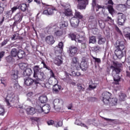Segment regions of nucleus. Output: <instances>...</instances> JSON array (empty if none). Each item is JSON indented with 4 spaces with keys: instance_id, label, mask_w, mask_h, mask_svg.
I'll use <instances>...</instances> for the list:
<instances>
[{
    "instance_id": "nucleus-3",
    "label": "nucleus",
    "mask_w": 130,
    "mask_h": 130,
    "mask_svg": "<svg viewBox=\"0 0 130 130\" xmlns=\"http://www.w3.org/2000/svg\"><path fill=\"white\" fill-rule=\"evenodd\" d=\"M125 42L123 41H117L115 45V47L117 48L115 50V54L119 59H121L123 57V50H124V45Z\"/></svg>"
},
{
    "instance_id": "nucleus-28",
    "label": "nucleus",
    "mask_w": 130,
    "mask_h": 130,
    "mask_svg": "<svg viewBox=\"0 0 130 130\" xmlns=\"http://www.w3.org/2000/svg\"><path fill=\"white\" fill-rule=\"evenodd\" d=\"M41 72V69L38 66H35L34 67V77L36 76L38 74Z\"/></svg>"
},
{
    "instance_id": "nucleus-62",
    "label": "nucleus",
    "mask_w": 130,
    "mask_h": 130,
    "mask_svg": "<svg viewBox=\"0 0 130 130\" xmlns=\"http://www.w3.org/2000/svg\"><path fill=\"white\" fill-rule=\"evenodd\" d=\"M126 6L127 8L130 9V0H127L126 2Z\"/></svg>"
},
{
    "instance_id": "nucleus-45",
    "label": "nucleus",
    "mask_w": 130,
    "mask_h": 130,
    "mask_svg": "<svg viewBox=\"0 0 130 130\" xmlns=\"http://www.w3.org/2000/svg\"><path fill=\"white\" fill-rule=\"evenodd\" d=\"M108 9L110 14H112V13L114 12V9H113V7L111 5H109L108 6Z\"/></svg>"
},
{
    "instance_id": "nucleus-24",
    "label": "nucleus",
    "mask_w": 130,
    "mask_h": 130,
    "mask_svg": "<svg viewBox=\"0 0 130 130\" xmlns=\"http://www.w3.org/2000/svg\"><path fill=\"white\" fill-rule=\"evenodd\" d=\"M69 26V22L66 21H62L59 23L60 29H67Z\"/></svg>"
},
{
    "instance_id": "nucleus-13",
    "label": "nucleus",
    "mask_w": 130,
    "mask_h": 130,
    "mask_svg": "<svg viewBox=\"0 0 130 130\" xmlns=\"http://www.w3.org/2000/svg\"><path fill=\"white\" fill-rule=\"evenodd\" d=\"M18 46H20V45H14L13 47L15 48H12L10 52V55H11V56H13V57H17L18 55V52L19 51Z\"/></svg>"
},
{
    "instance_id": "nucleus-21",
    "label": "nucleus",
    "mask_w": 130,
    "mask_h": 130,
    "mask_svg": "<svg viewBox=\"0 0 130 130\" xmlns=\"http://www.w3.org/2000/svg\"><path fill=\"white\" fill-rule=\"evenodd\" d=\"M46 42L48 44H49L50 45H51L55 42L54 41V38H53V36H49L45 38Z\"/></svg>"
},
{
    "instance_id": "nucleus-37",
    "label": "nucleus",
    "mask_w": 130,
    "mask_h": 130,
    "mask_svg": "<svg viewBox=\"0 0 130 130\" xmlns=\"http://www.w3.org/2000/svg\"><path fill=\"white\" fill-rule=\"evenodd\" d=\"M92 51L94 52H99L101 50V47L99 46H95L91 48Z\"/></svg>"
},
{
    "instance_id": "nucleus-51",
    "label": "nucleus",
    "mask_w": 130,
    "mask_h": 130,
    "mask_svg": "<svg viewBox=\"0 0 130 130\" xmlns=\"http://www.w3.org/2000/svg\"><path fill=\"white\" fill-rule=\"evenodd\" d=\"M8 42H9V40L8 39L4 40L1 43V47H3V46H5Z\"/></svg>"
},
{
    "instance_id": "nucleus-50",
    "label": "nucleus",
    "mask_w": 130,
    "mask_h": 130,
    "mask_svg": "<svg viewBox=\"0 0 130 130\" xmlns=\"http://www.w3.org/2000/svg\"><path fill=\"white\" fill-rule=\"evenodd\" d=\"M93 59H94L95 62H97L98 63H101V59L99 58H96L94 56H92Z\"/></svg>"
},
{
    "instance_id": "nucleus-26",
    "label": "nucleus",
    "mask_w": 130,
    "mask_h": 130,
    "mask_svg": "<svg viewBox=\"0 0 130 130\" xmlns=\"http://www.w3.org/2000/svg\"><path fill=\"white\" fill-rule=\"evenodd\" d=\"M116 8L118 11H121V12H123V11H125L126 10V5L124 4H119L117 5Z\"/></svg>"
},
{
    "instance_id": "nucleus-11",
    "label": "nucleus",
    "mask_w": 130,
    "mask_h": 130,
    "mask_svg": "<svg viewBox=\"0 0 130 130\" xmlns=\"http://www.w3.org/2000/svg\"><path fill=\"white\" fill-rule=\"evenodd\" d=\"M118 15L117 24L120 26H123L126 20L125 15L122 13H118Z\"/></svg>"
},
{
    "instance_id": "nucleus-34",
    "label": "nucleus",
    "mask_w": 130,
    "mask_h": 130,
    "mask_svg": "<svg viewBox=\"0 0 130 130\" xmlns=\"http://www.w3.org/2000/svg\"><path fill=\"white\" fill-rule=\"evenodd\" d=\"M106 41V40L104 38V37H102L101 36L99 37V40H98V44H104L105 43V42Z\"/></svg>"
},
{
    "instance_id": "nucleus-43",
    "label": "nucleus",
    "mask_w": 130,
    "mask_h": 130,
    "mask_svg": "<svg viewBox=\"0 0 130 130\" xmlns=\"http://www.w3.org/2000/svg\"><path fill=\"white\" fill-rule=\"evenodd\" d=\"M104 119H105V120H107V121H110L111 123H114V124H116V123H117V121L114 119H108L106 118H104Z\"/></svg>"
},
{
    "instance_id": "nucleus-5",
    "label": "nucleus",
    "mask_w": 130,
    "mask_h": 130,
    "mask_svg": "<svg viewBox=\"0 0 130 130\" xmlns=\"http://www.w3.org/2000/svg\"><path fill=\"white\" fill-rule=\"evenodd\" d=\"M23 13L20 11L17 13L13 17V20H14L15 21L12 25L13 27H16L18 24H20L23 19Z\"/></svg>"
},
{
    "instance_id": "nucleus-14",
    "label": "nucleus",
    "mask_w": 130,
    "mask_h": 130,
    "mask_svg": "<svg viewBox=\"0 0 130 130\" xmlns=\"http://www.w3.org/2000/svg\"><path fill=\"white\" fill-rule=\"evenodd\" d=\"M24 84L26 86H31L33 83H35V84L36 85L37 84H39V82L37 81L36 80L32 79L30 78H27V79H24Z\"/></svg>"
},
{
    "instance_id": "nucleus-7",
    "label": "nucleus",
    "mask_w": 130,
    "mask_h": 130,
    "mask_svg": "<svg viewBox=\"0 0 130 130\" xmlns=\"http://www.w3.org/2000/svg\"><path fill=\"white\" fill-rule=\"evenodd\" d=\"M77 2L78 5L77 6L78 9L79 10H85L87 5L89 4V0H75Z\"/></svg>"
},
{
    "instance_id": "nucleus-61",
    "label": "nucleus",
    "mask_w": 130,
    "mask_h": 130,
    "mask_svg": "<svg viewBox=\"0 0 130 130\" xmlns=\"http://www.w3.org/2000/svg\"><path fill=\"white\" fill-rule=\"evenodd\" d=\"M76 39H77V40H81L82 41H85V38L84 37H77V38H76Z\"/></svg>"
},
{
    "instance_id": "nucleus-36",
    "label": "nucleus",
    "mask_w": 130,
    "mask_h": 130,
    "mask_svg": "<svg viewBox=\"0 0 130 130\" xmlns=\"http://www.w3.org/2000/svg\"><path fill=\"white\" fill-rule=\"evenodd\" d=\"M110 102L109 103H110V104L112 105V106H113V105H116L117 103V99L116 98H112L110 99Z\"/></svg>"
},
{
    "instance_id": "nucleus-35",
    "label": "nucleus",
    "mask_w": 130,
    "mask_h": 130,
    "mask_svg": "<svg viewBox=\"0 0 130 130\" xmlns=\"http://www.w3.org/2000/svg\"><path fill=\"white\" fill-rule=\"evenodd\" d=\"M98 22L100 28L102 29H104V28H105V22L104 21L102 20H98Z\"/></svg>"
},
{
    "instance_id": "nucleus-53",
    "label": "nucleus",
    "mask_w": 130,
    "mask_h": 130,
    "mask_svg": "<svg viewBox=\"0 0 130 130\" xmlns=\"http://www.w3.org/2000/svg\"><path fill=\"white\" fill-rule=\"evenodd\" d=\"M77 86L79 91H85V88L83 87L81 84H78Z\"/></svg>"
},
{
    "instance_id": "nucleus-59",
    "label": "nucleus",
    "mask_w": 130,
    "mask_h": 130,
    "mask_svg": "<svg viewBox=\"0 0 130 130\" xmlns=\"http://www.w3.org/2000/svg\"><path fill=\"white\" fill-rule=\"evenodd\" d=\"M115 29H116V31H117V32H118L119 34H120L121 35H122V32H121V31L120 30V29H119V28H118V27L116 26L115 27Z\"/></svg>"
},
{
    "instance_id": "nucleus-64",
    "label": "nucleus",
    "mask_w": 130,
    "mask_h": 130,
    "mask_svg": "<svg viewBox=\"0 0 130 130\" xmlns=\"http://www.w3.org/2000/svg\"><path fill=\"white\" fill-rule=\"evenodd\" d=\"M125 37L128 38L129 40H130V32H127V34L125 35Z\"/></svg>"
},
{
    "instance_id": "nucleus-19",
    "label": "nucleus",
    "mask_w": 130,
    "mask_h": 130,
    "mask_svg": "<svg viewBox=\"0 0 130 130\" xmlns=\"http://www.w3.org/2000/svg\"><path fill=\"white\" fill-rule=\"evenodd\" d=\"M96 2H97V0H92L91 5H92V11H94L95 8L96 12H98L99 9H101L102 7L97 4Z\"/></svg>"
},
{
    "instance_id": "nucleus-38",
    "label": "nucleus",
    "mask_w": 130,
    "mask_h": 130,
    "mask_svg": "<svg viewBox=\"0 0 130 130\" xmlns=\"http://www.w3.org/2000/svg\"><path fill=\"white\" fill-rule=\"evenodd\" d=\"M75 123V124H77V125H81V126H83V127H87V125L83 123H81V121L78 119L76 120Z\"/></svg>"
},
{
    "instance_id": "nucleus-30",
    "label": "nucleus",
    "mask_w": 130,
    "mask_h": 130,
    "mask_svg": "<svg viewBox=\"0 0 130 130\" xmlns=\"http://www.w3.org/2000/svg\"><path fill=\"white\" fill-rule=\"evenodd\" d=\"M26 111L28 114H30V115H33V114H35L36 113V111L34 108H28L26 109Z\"/></svg>"
},
{
    "instance_id": "nucleus-55",
    "label": "nucleus",
    "mask_w": 130,
    "mask_h": 130,
    "mask_svg": "<svg viewBox=\"0 0 130 130\" xmlns=\"http://www.w3.org/2000/svg\"><path fill=\"white\" fill-rule=\"evenodd\" d=\"M18 9H19V8H18V5L13 7L11 9L12 13H15V12H16L17 11V10H18Z\"/></svg>"
},
{
    "instance_id": "nucleus-22",
    "label": "nucleus",
    "mask_w": 130,
    "mask_h": 130,
    "mask_svg": "<svg viewBox=\"0 0 130 130\" xmlns=\"http://www.w3.org/2000/svg\"><path fill=\"white\" fill-rule=\"evenodd\" d=\"M48 101L47 96L45 95H42L39 98V101L37 102V104L38 103H41L42 104H44L46 103Z\"/></svg>"
},
{
    "instance_id": "nucleus-54",
    "label": "nucleus",
    "mask_w": 130,
    "mask_h": 130,
    "mask_svg": "<svg viewBox=\"0 0 130 130\" xmlns=\"http://www.w3.org/2000/svg\"><path fill=\"white\" fill-rule=\"evenodd\" d=\"M5 54H6L5 51H2L0 52V61L1 60H2V58H3L4 56H5Z\"/></svg>"
},
{
    "instance_id": "nucleus-58",
    "label": "nucleus",
    "mask_w": 130,
    "mask_h": 130,
    "mask_svg": "<svg viewBox=\"0 0 130 130\" xmlns=\"http://www.w3.org/2000/svg\"><path fill=\"white\" fill-rule=\"evenodd\" d=\"M31 120L32 121H36L37 122H38L39 121V118L35 117H32L31 118Z\"/></svg>"
},
{
    "instance_id": "nucleus-29",
    "label": "nucleus",
    "mask_w": 130,
    "mask_h": 130,
    "mask_svg": "<svg viewBox=\"0 0 130 130\" xmlns=\"http://www.w3.org/2000/svg\"><path fill=\"white\" fill-rule=\"evenodd\" d=\"M64 14L65 16H70L73 15V11L71 8H66L64 9Z\"/></svg>"
},
{
    "instance_id": "nucleus-39",
    "label": "nucleus",
    "mask_w": 130,
    "mask_h": 130,
    "mask_svg": "<svg viewBox=\"0 0 130 130\" xmlns=\"http://www.w3.org/2000/svg\"><path fill=\"white\" fill-rule=\"evenodd\" d=\"M19 66L21 70H25L28 67V64L26 63H20Z\"/></svg>"
},
{
    "instance_id": "nucleus-17",
    "label": "nucleus",
    "mask_w": 130,
    "mask_h": 130,
    "mask_svg": "<svg viewBox=\"0 0 130 130\" xmlns=\"http://www.w3.org/2000/svg\"><path fill=\"white\" fill-rule=\"evenodd\" d=\"M78 52V48L75 46H71L69 48V55L73 57L76 55V53Z\"/></svg>"
},
{
    "instance_id": "nucleus-25",
    "label": "nucleus",
    "mask_w": 130,
    "mask_h": 130,
    "mask_svg": "<svg viewBox=\"0 0 130 130\" xmlns=\"http://www.w3.org/2000/svg\"><path fill=\"white\" fill-rule=\"evenodd\" d=\"M19 72L17 70H13L11 72V77L12 80H17L18 78Z\"/></svg>"
},
{
    "instance_id": "nucleus-4",
    "label": "nucleus",
    "mask_w": 130,
    "mask_h": 130,
    "mask_svg": "<svg viewBox=\"0 0 130 130\" xmlns=\"http://www.w3.org/2000/svg\"><path fill=\"white\" fill-rule=\"evenodd\" d=\"M48 28L49 30H52L54 32V36L60 37L63 35V30L56 25L49 26Z\"/></svg>"
},
{
    "instance_id": "nucleus-63",
    "label": "nucleus",
    "mask_w": 130,
    "mask_h": 130,
    "mask_svg": "<svg viewBox=\"0 0 130 130\" xmlns=\"http://www.w3.org/2000/svg\"><path fill=\"white\" fill-rule=\"evenodd\" d=\"M1 84H3V85H4V86H6V80H5V79H4V78L1 79Z\"/></svg>"
},
{
    "instance_id": "nucleus-2",
    "label": "nucleus",
    "mask_w": 130,
    "mask_h": 130,
    "mask_svg": "<svg viewBox=\"0 0 130 130\" xmlns=\"http://www.w3.org/2000/svg\"><path fill=\"white\" fill-rule=\"evenodd\" d=\"M63 50V43L62 42H59L58 46L54 48L55 54L56 58L54 60V63L59 67L62 63V58L61 57V53Z\"/></svg>"
},
{
    "instance_id": "nucleus-16",
    "label": "nucleus",
    "mask_w": 130,
    "mask_h": 130,
    "mask_svg": "<svg viewBox=\"0 0 130 130\" xmlns=\"http://www.w3.org/2000/svg\"><path fill=\"white\" fill-rule=\"evenodd\" d=\"M17 48H18V52L17 53L18 58L22 59L23 57H25V51L22 50V47H21V46H17Z\"/></svg>"
},
{
    "instance_id": "nucleus-6",
    "label": "nucleus",
    "mask_w": 130,
    "mask_h": 130,
    "mask_svg": "<svg viewBox=\"0 0 130 130\" xmlns=\"http://www.w3.org/2000/svg\"><path fill=\"white\" fill-rule=\"evenodd\" d=\"M50 106L48 104H45L43 106H41L40 105H38V108L37 109V110L39 113H42V112H44V113L47 114L49 113V111H50Z\"/></svg>"
},
{
    "instance_id": "nucleus-52",
    "label": "nucleus",
    "mask_w": 130,
    "mask_h": 130,
    "mask_svg": "<svg viewBox=\"0 0 130 130\" xmlns=\"http://www.w3.org/2000/svg\"><path fill=\"white\" fill-rule=\"evenodd\" d=\"M87 100L89 102H94L96 101V98L93 97H89L87 98Z\"/></svg>"
},
{
    "instance_id": "nucleus-18",
    "label": "nucleus",
    "mask_w": 130,
    "mask_h": 130,
    "mask_svg": "<svg viewBox=\"0 0 130 130\" xmlns=\"http://www.w3.org/2000/svg\"><path fill=\"white\" fill-rule=\"evenodd\" d=\"M18 10H19L20 12H23L25 13L27 10H28V7H27V4L25 3H21L20 4L17 5Z\"/></svg>"
},
{
    "instance_id": "nucleus-1",
    "label": "nucleus",
    "mask_w": 130,
    "mask_h": 130,
    "mask_svg": "<svg viewBox=\"0 0 130 130\" xmlns=\"http://www.w3.org/2000/svg\"><path fill=\"white\" fill-rule=\"evenodd\" d=\"M121 64L118 63V62H113V64L109 68H107V72L109 74L110 73V69L112 70V76L114 79V81L116 85H118L119 82H120V76H119V73L121 72Z\"/></svg>"
},
{
    "instance_id": "nucleus-32",
    "label": "nucleus",
    "mask_w": 130,
    "mask_h": 130,
    "mask_svg": "<svg viewBox=\"0 0 130 130\" xmlns=\"http://www.w3.org/2000/svg\"><path fill=\"white\" fill-rule=\"evenodd\" d=\"M74 18H76L78 20L79 19H83V15L80 12L75 10V15Z\"/></svg>"
},
{
    "instance_id": "nucleus-20",
    "label": "nucleus",
    "mask_w": 130,
    "mask_h": 130,
    "mask_svg": "<svg viewBox=\"0 0 130 130\" xmlns=\"http://www.w3.org/2000/svg\"><path fill=\"white\" fill-rule=\"evenodd\" d=\"M80 64L82 71L85 72L88 70V63L87 62V60H82Z\"/></svg>"
},
{
    "instance_id": "nucleus-27",
    "label": "nucleus",
    "mask_w": 130,
    "mask_h": 130,
    "mask_svg": "<svg viewBox=\"0 0 130 130\" xmlns=\"http://www.w3.org/2000/svg\"><path fill=\"white\" fill-rule=\"evenodd\" d=\"M61 88V86L60 85L55 84L53 86V92L55 93V94H57V93L59 92Z\"/></svg>"
},
{
    "instance_id": "nucleus-23",
    "label": "nucleus",
    "mask_w": 130,
    "mask_h": 130,
    "mask_svg": "<svg viewBox=\"0 0 130 130\" xmlns=\"http://www.w3.org/2000/svg\"><path fill=\"white\" fill-rule=\"evenodd\" d=\"M33 73L32 70L30 68H26L25 71H23V76L24 77H30L31 74Z\"/></svg>"
},
{
    "instance_id": "nucleus-49",
    "label": "nucleus",
    "mask_w": 130,
    "mask_h": 130,
    "mask_svg": "<svg viewBox=\"0 0 130 130\" xmlns=\"http://www.w3.org/2000/svg\"><path fill=\"white\" fill-rule=\"evenodd\" d=\"M78 36H75L74 34H70V37L72 40H75V41H76V40L78 38Z\"/></svg>"
},
{
    "instance_id": "nucleus-56",
    "label": "nucleus",
    "mask_w": 130,
    "mask_h": 130,
    "mask_svg": "<svg viewBox=\"0 0 130 130\" xmlns=\"http://www.w3.org/2000/svg\"><path fill=\"white\" fill-rule=\"evenodd\" d=\"M42 63L43 64L44 68H45L47 70H48V71H50V67L47 66L46 64H45V62H44L43 61H42Z\"/></svg>"
},
{
    "instance_id": "nucleus-10",
    "label": "nucleus",
    "mask_w": 130,
    "mask_h": 130,
    "mask_svg": "<svg viewBox=\"0 0 130 130\" xmlns=\"http://www.w3.org/2000/svg\"><path fill=\"white\" fill-rule=\"evenodd\" d=\"M46 10L43 12V15H46V16H51L53 14V11H56L55 8H53L50 5H46Z\"/></svg>"
},
{
    "instance_id": "nucleus-8",
    "label": "nucleus",
    "mask_w": 130,
    "mask_h": 130,
    "mask_svg": "<svg viewBox=\"0 0 130 130\" xmlns=\"http://www.w3.org/2000/svg\"><path fill=\"white\" fill-rule=\"evenodd\" d=\"M103 102L105 104H108L110 102V99L111 98V93L109 92L105 91L102 94Z\"/></svg>"
},
{
    "instance_id": "nucleus-41",
    "label": "nucleus",
    "mask_w": 130,
    "mask_h": 130,
    "mask_svg": "<svg viewBox=\"0 0 130 130\" xmlns=\"http://www.w3.org/2000/svg\"><path fill=\"white\" fill-rule=\"evenodd\" d=\"M5 108L2 105L0 104V115H5Z\"/></svg>"
},
{
    "instance_id": "nucleus-15",
    "label": "nucleus",
    "mask_w": 130,
    "mask_h": 130,
    "mask_svg": "<svg viewBox=\"0 0 130 130\" xmlns=\"http://www.w3.org/2000/svg\"><path fill=\"white\" fill-rule=\"evenodd\" d=\"M70 23L72 27L78 28V26H79V23H80V20L76 17H73L70 21Z\"/></svg>"
},
{
    "instance_id": "nucleus-60",
    "label": "nucleus",
    "mask_w": 130,
    "mask_h": 130,
    "mask_svg": "<svg viewBox=\"0 0 130 130\" xmlns=\"http://www.w3.org/2000/svg\"><path fill=\"white\" fill-rule=\"evenodd\" d=\"M63 7L64 8H65V9H70V8H71V6L70 5V4H64L63 5Z\"/></svg>"
},
{
    "instance_id": "nucleus-40",
    "label": "nucleus",
    "mask_w": 130,
    "mask_h": 130,
    "mask_svg": "<svg viewBox=\"0 0 130 130\" xmlns=\"http://www.w3.org/2000/svg\"><path fill=\"white\" fill-rule=\"evenodd\" d=\"M79 58H78V57H74L72 59V63L74 65L76 64L77 63H79Z\"/></svg>"
},
{
    "instance_id": "nucleus-42",
    "label": "nucleus",
    "mask_w": 130,
    "mask_h": 130,
    "mask_svg": "<svg viewBox=\"0 0 130 130\" xmlns=\"http://www.w3.org/2000/svg\"><path fill=\"white\" fill-rule=\"evenodd\" d=\"M96 42V37L92 36L89 38V43H95Z\"/></svg>"
},
{
    "instance_id": "nucleus-33",
    "label": "nucleus",
    "mask_w": 130,
    "mask_h": 130,
    "mask_svg": "<svg viewBox=\"0 0 130 130\" xmlns=\"http://www.w3.org/2000/svg\"><path fill=\"white\" fill-rule=\"evenodd\" d=\"M88 22H90V23L94 24H97V20H96V19H95V16H91L89 17Z\"/></svg>"
},
{
    "instance_id": "nucleus-57",
    "label": "nucleus",
    "mask_w": 130,
    "mask_h": 130,
    "mask_svg": "<svg viewBox=\"0 0 130 130\" xmlns=\"http://www.w3.org/2000/svg\"><path fill=\"white\" fill-rule=\"evenodd\" d=\"M48 125H54V121L52 120H50L47 121Z\"/></svg>"
},
{
    "instance_id": "nucleus-12",
    "label": "nucleus",
    "mask_w": 130,
    "mask_h": 130,
    "mask_svg": "<svg viewBox=\"0 0 130 130\" xmlns=\"http://www.w3.org/2000/svg\"><path fill=\"white\" fill-rule=\"evenodd\" d=\"M34 78H35L36 81L37 82H39L41 81H44L46 78V76H45V74H44V73L43 72H40L38 74H37L35 76H34Z\"/></svg>"
},
{
    "instance_id": "nucleus-48",
    "label": "nucleus",
    "mask_w": 130,
    "mask_h": 130,
    "mask_svg": "<svg viewBox=\"0 0 130 130\" xmlns=\"http://www.w3.org/2000/svg\"><path fill=\"white\" fill-rule=\"evenodd\" d=\"M62 121H59L58 122L54 123V126H56V127H57L58 126H62Z\"/></svg>"
},
{
    "instance_id": "nucleus-9",
    "label": "nucleus",
    "mask_w": 130,
    "mask_h": 130,
    "mask_svg": "<svg viewBox=\"0 0 130 130\" xmlns=\"http://www.w3.org/2000/svg\"><path fill=\"white\" fill-rule=\"evenodd\" d=\"M16 101V96L14 92H9L6 98V102L7 103V105H10V102H15Z\"/></svg>"
},
{
    "instance_id": "nucleus-31",
    "label": "nucleus",
    "mask_w": 130,
    "mask_h": 130,
    "mask_svg": "<svg viewBox=\"0 0 130 130\" xmlns=\"http://www.w3.org/2000/svg\"><path fill=\"white\" fill-rule=\"evenodd\" d=\"M6 59L7 62H9V63H13L14 61H15V59L12 55H9L8 56L6 57Z\"/></svg>"
},
{
    "instance_id": "nucleus-44",
    "label": "nucleus",
    "mask_w": 130,
    "mask_h": 130,
    "mask_svg": "<svg viewBox=\"0 0 130 130\" xmlns=\"http://www.w3.org/2000/svg\"><path fill=\"white\" fill-rule=\"evenodd\" d=\"M119 99L121 101H124L125 97H126V94L125 93H121V95H119Z\"/></svg>"
},
{
    "instance_id": "nucleus-47",
    "label": "nucleus",
    "mask_w": 130,
    "mask_h": 130,
    "mask_svg": "<svg viewBox=\"0 0 130 130\" xmlns=\"http://www.w3.org/2000/svg\"><path fill=\"white\" fill-rule=\"evenodd\" d=\"M76 72L74 71H71V74L69 73H66L67 77H69V76H71L72 77H76Z\"/></svg>"
},
{
    "instance_id": "nucleus-46",
    "label": "nucleus",
    "mask_w": 130,
    "mask_h": 130,
    "mask_svg": "<svg viewBox=\"0 0 130 130\" xmlns=\"http://www.w3.org/2000/svg\"><path fill=\"white\" fill-rule=\"evenodd\" d=\"M77 71H80V70H81V64H80V63H78L77 64H75L73 65Z\"/></svg>"
}]
</instances>
